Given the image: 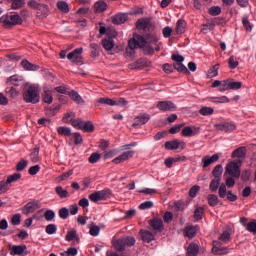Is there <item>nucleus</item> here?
Segmentation results:
<instances>
[{"label": "nucleus", "instance_id": "38", "mask_svg": "<svg viewBox=\"0 0 256 256\" xmlns=\"http://www.w3.org/2000/svg\"><path fill=\"white\" fill-rule=\"evenodd\" d=\"M69 95H70V99H72V101H75V103H77L78 105H83V103H85L81 95H79V93H77L76 91L70 92Z\"/></svg>", "mask_w": 256, "mask_h": 256}, {"label": "nucleus", "instance_id": "32", "mask_svg": "<svg viewBox=\"0 0 256 256\" xmlns=\"http://www.w3.org/2000/svg\"><path fill=\"white\" fill-rule=\"evenodd\" d=\"M220 186H221V179L213 178L210 182L209 189L211 193H215V191H217V189H219Z\"/></svg>", "mask_w": 256, "mask_h": 256}, {"label": "nucleus", "instance_id": "10", "mask_svg": "<svg viewBox=\"0 0 256 256\" xmlns=\"http://www.w3.org/2000/svg\"><path fill=\"white\" fill-rule=\"evenodd\" d=\"M133 155H135V151L128 150L126 152H123L118 157L114 158L112 160V163H114L115 165H119V163H125V161H129V159H131V157H133Z\"/></svg>", "mask_w": 256, "mask_h": 256}, {"label": "nucleus", "instance_id": "44", "mask_svg": "<svg viewBox=\"0 0 256 256\" xmlns=\"http://www.w3.org/2000/svg\"><path fill=\"white\" fill-rule=\"evenodd\" d=\"M217 75H219V64L214 65L208 70L207 77L213 79V77H217Z\"/></svg>", "mask_w": 256, "mask_h": 256}, {"label": "nucleus", "instance_id": "37", "mask_svg": "<svg viewBox=\"0 0 256 256\" xmlns=\"http://www.w3.org/2000/svg\"><path fill=\"white\" fill-rule=\"evenodd\" d=\"M173 67L178 73H185L186 75H189V69H187V66L183 65V62L174 63Z\"/></svg>", "mask_w": 256, "mask_h": 256}, {"label": "nucleus", "instance_id": "8", "mask_svg": "<svg viewBox=\"0 0 256 256\" xmlns=\"http://www.w3.org/2000/svg\"><path fill=\"white\" fill-rule=\"evenodd\" d=\"M186 143L185 142H179V140H172V141H167L164 144L165 149H167L168 151H176V149H185L186 147Z\"/></svg>", "mask_w": 256, "mask_h": 256}, {"label": "nucleus", "instance_id": "57", "mask_svg": "<svg viewBox=\"0 0 256 256\" xmlns=\"http://www.w3.org/2000/svg\"><path fill=\"white\" fill-rule=\"evenodd\" d=\"M74 120H75V114L73 112L66 113L62 118V121L64 123H73Z\"/></svg>", "mask_w": 256, "mask_h": 256}, {"label": "nucleus", "instance_id": "21", "mask_svg": "<svg viewBox=\"0 0 256 256\" xmlns=\"http://www.w3.org/2000/svg\"><path fill=\"white\" fill-rule=\"evenodd\" d=\"M65 241H68V242L74 241V244L81 243V239L77 235V230L73 229V230L68 231L65 236Z\"/></svg>", "mask_w": 256, "mask_h": 256}, {"label": "nucleus", "instance_id": "33", "mask_svg": "<svg viewBox=\"0 0 256 256\" xmlns=\"http://www.w3.org/2000/svg\"><path fill=\"white\" fill-rule=\"evenodd\" d=\"M57 133H58V135H62L64 137H71V135H72L71 128H69L67 126H59L57 128Z\"/></svg>", "mask_w": 256, "mask_h": 256}, {"label": "nucleus", "instance_id": "46", "mask_svg": "<svg viewBox=\"0 0 256 256\" xmlns=\"http://www.w3.org/2000/svg\"><path fill=\"white\" fill-rule=\"evenodd\" d=\"M57 8L62 13H69V4L65 1H58L57 2Z\"/></svg>", "mask_w": 256, "mask_h": 256}, {"label": "nucleus", "instance_id": "2", "mask_svg": "<svg viewBox=\"0 0 256 256\" xmlns=\"http://www.w3.org/2000/svg\"><path fill=\"white\" fill-rule=\"evenodd\" d=\"M234 177L239 179L241 177V161H231L228 162L225 167L224 177Z\"/></svg>", "mask_w": 256, "mask_h": 256}, {"label": "nucleus", "instance_id": "23", "mask_svg": "<svg viewBox=\"0 0 256 256\" xmlns=\"http://www.w3.org/2000/svg\"><path fill=\"white\" fill-rule=\"evenodd\" d=\"M246 154H247V149L245 147H239L232 152V158L244 159Z\"/></svg>", "mask_w": 256, "mask_h": 256}, {"label": "nucleus", "instance_id": "48", "mask_svg": "<svg viewBox=\"0 0 256 256\" xmlns=\"http://www.w3.org/2000/svg\"><path fill=\"white\" fill-rule=\"evenodd\" d=\"M227 193V186L225 185V183L220 184L218 188V194L220 199H225V197H227Z\"/></svg>", "mask_w": 256, "mask_h": 256}, {"label": "nucleus", "instance_id": "6", "mask_svg": "<svg viewBox=\"0 0 256 256\" xmlns=\"http://www.w3.org/2000/svg\"><path fill=\"white\" fill-rule=\"evenodd\" d=\"M37 209H41V202L39 200H32L23 206L22 213L23 215H30V213H35Z\"/></svg>", "mask_w": 256, "mask_h": 256}, {"label": "nucleus", "instance_id": "47", "mask_svg": "<svg viewBox=\"0 0 256 256\" xmlns=\"http://www.w3.org/2000/svg\"><path fill=\"white\" fill-rule=\"evenodd\" d=\"M30 159L32 163H37L39 161V146H35L30 154Z\"/></svg>", "mask_w": 256, "mask_h": 256}, {"label": "nucleus", "instance_id": "59", "mask_svg": "<svg viewBox=\"0 0 256 256\" xmlns=\"http://www.w3.org/2000/svg\"><path fill=\"white\" fill-rule=\"evenodd\" d=\"M85 121H83L81 118H77V119H74V120H72V127H74L75 129H80V131H81V129L83 128V123H84Z\"/></svg>", "mask_w": 256, "mask_h": 256}, {"label": "nucleus", "instance_id": "22", "mask_svg": "<svg viewBox=\"0 0 256 256\" xmlns=\"http://www.w3.org/2000/svg\"><path fill=\"white\" fill-rule=\"evenodd\" d=\"M197 231H199V226H187L184 230V233L186 237L193 239V237L197 235Z\"/></svg>", "mask_w": 256, "mask_h": 256}, {"label": "nucleus", "instance_id": "41", "mask_svg": "<svg viewBox=\"0 0 256 256\" xmlns=\"http://www.w3.org/2000/svg\"><path fill=\"white\" fill-rule=\"evenodd\" d=\"M199 113L200 115H203V117H209V115H213V113H215V109H213L212 107L203 106L199 110Z\"/></svg>", "mask_w": 256, "mask_h": 256}, {"label": "nucleus", "instance_id": "15", "mask_svg": "<svg viewBox=\"0 0 256 256\" xmlns=\"http://www.w3.org/2000/svg\"><path fill=\"white\" fill-rule=\"evenodd\" d=\"M150 227L155 231V233H162L165 227L163 226V220L161 218H154L149 221Z\"/></svg>", "mask_w": 256, "mask_h": 256}, {"label": "nucleus", "instance_id": "62", "mask_svg": "<svg viewBox=\"0 0 256 256\" xmlns=\"http://www.w3.org/2000/svg\"><path fill=\"white\" fill-rule=\"evenodd\" d=\"M90 231H89V234L92 236V237H97V235H99L100 231H101V228L99 226H90L89 227Z\"/></svg>", "mask_w": 256, "mask_h": 256}, {"label": "nucleus", "instance_id": "34", "mask_svg": "<svg viewBox=\"0 0 256 256\" xmlns=\"http://www.w3.org/2000/svg\"><path fill=\"white\" fill-rule=\"evenodd\" d=\"M208 101L210 103H230V99L227 96H220V97H209Z\"/></svg>", "mask_w": 256, "mask_h": 256}, {"label": "nucleus", "instance_id": "5", "mask_svg": "<svg viewBox=\"0 0 256 256\" xmlns=\"http://www.w3.org/2000/svg\"><path fill=\"white\" fill-rule=\"evenodd\" d=\"M110 195L111 190H100L90 194L89 199L92 203H98V201H105Z\"/></svg>", "mask_w": 256, "mask_h": 256}, {"label": "nucleus", "instance_id": "14", "mask_svg": "<svg viewBox=\"0 0 256 256\" xmlns=\"http://www.w3.org/2000/svg\"><path fill=\"white\" fill-rule=\"evenodd\" d=\"M10 255H18V256H25L27 255V245L21 244V245H13L10 248Z\"/></svg>", "mask_w": 256, "mask_h": 256}, {"label": "nucleus", "instance_id": "12", "mask_svg": "<svg viewBox=\"0 0 256 256\" xmlns=\"http://www.w3.org/2000/svg\"><path fill=\"white\" fill-rule=\"evenodd\" d=\"M81 53H83V47L76 48L67 55V59L72 63H81Z\"/></svg>", "mask_w": 256, "mask_h": 256}, {"label": "nucleus", "instance_id": "18", "mask_svg": "<svg viewBox=\"0 0 256 256\" xmlns=\"http://www.w3.org/2000/svg\"><path fill=\"white\" fill-rule=\"evenodd\" d=\"M220 245H221L220 241H213L212 253H214V255H227V253H229V248L227 247L221 248Z\"/></svg>", "mask_w": 256, "mask_h": 256}, {"label": "nucleus", "instance_id": "4", "mask_svg": "<svg viewBox=\"0 0 256 256\" xmlns=\"http://www.w3.org/2000/svg\"><path fill=\"white\" fill-rule=\"evenodd\" d=\"M0 23H2L4 27H15V25H21L23 19L17 14L3 15L0 17Z\"/></svg>", "mask_w": 256, "mask_h": 256}, {"label": "nucleus", "instance_id": "45", "mask_svg": "<svg viewBox=\"0 0 256 256\" xmlns=\"http://www.w3.org/2000/svg\"><path fill=\"white\" fill-rule=\"evenodd\" d=\"M219 241H222V243H229L231 241V231L225 230L220 236Z\"/></svg>", "mask_w": 256, "mask_h": 256}, {"label": "nucleus", "instance_id": "29", "mask_svg": "<svg viewBox=\"0 0 256 256\" xmlns=\"http://www.w3.org/2000/svg\"><path fill=\"white\" fill-rule=\"evenodd\" d=\"M96 103H100L102 105H109L110 107H115L119 103L111 98H99L96 100Z\"/></svg>", "mask_w": 256, "mask_h": 256}, {"label": "nucleus", "instance_id": "25", "mask_svg": "<svg viewBox=\"0 0 256 256\" xmlns=\"http://www.w3.org/2000/svg\"><path fill=\"white\" fill-rule=\"evenodd\" d=\"M186 29H187V22H185V20L183 19L178 20L176 24L177 35H183Z\"/></svg>", "mask_w": 256, "mask_h": 256}, {"label": "nucleus", "instance_id": "54", "mask_svg": "<svg viewBox=\"0 0 256 256\" xmlns=\"http://www.w3.org/2000/svg\"><path fill=\"white\" fill-rule=\"evenodd\" d=\"M208 13L212 15V17H217V15H221V7L212 6L209 8Z\"/></svg>", "mask_w": 256, "mask_h": 256}, {"label": "nucleus", "instance_id": "20", "mask_svg": "<svg viewBox=\"0 0 256 256\" xmlns=\"http://www.w3.org/2000/svg\"><path fill=\"white\" fill-rule=\"evenodd\" d=\"M136 29L139 31H145L149 25H151V19L149 18H140L136 21Z\"/></svg>", "mask_w": 256, "mask_h": 256}, {"label": "nucleus", "instance_id": "56", "mask_svg": "<svg viewBox=\"0 0 256 256\" xmlns=\"http://www.w3.org/2000/svg\"><path fill=\"white\" fill-rule=\"evenodd\" d=\"M19 179H21V173H14L8 176L6 181L8 182L9 185H11V183H15V181H19Z\"/></svg>", "mask_w": 256, "mask_h": 256}, {"label": "nucleus", "instance_id": "49", "mask_svg": "<svg viewBox=\"0 0 256 256\" xmlns=\"http://www.w3.org/2000/svg\"><path fill=\"white\" fill-rule=\"evenodd\" d=\"M230 90L237 91L238 89H241L243 84L241 82H235L233 79H229V84H228Z\"/></svg>", "mask_w": 256, "mask_h": 256}, {"label": "nucleus", "instance_id": "1", "mask_svg": "<svg viewBox=\"0 0 256 256\" xmlns=\"http://www.w3.org/2000/svg\"><path fill=\"white\" fill-rule=\"evenodd\" d=\"M23 99L25 103H39V101H41V96L39 95V85L33 84L24 90Z\"/></svg>", "mask_w": 256, "mask_h": 256}, {"label": "nucleus", "instance_id": "27", "mask_svg": "<svg viewBox=\"0 0 256 256\" xmlns=\"http://www.w3.org/2000/svg\"><path fill=\"white\" fill-rule=\"evenodd\" d=\"M21 81H23V77H21V76L15 74V75H13V76H10V77L7 79L6 83H7V85H15L16 87H19V83H20Z\"/></svg>", "mask_w": 256, "mask_h": 256}, {"label": "nucleus", "instance_id": "53", "mask_svg": "<svg viewBox=\"0 0 256 256\" xmlns=\"http://www.w3.org/2000/svg\"><path fill=\"white\" fill-rule=\"evenodd\" d=\"M90 49H91V56L92 57H99V44L91 43L90 44Z\"/></svg>", "mask_w": 256, "mask_h": 256}, {"label": "nucleus", "instance_id": "58", "mask_svg": "<svg viewBox=\"0 0 256 256\" xmlns=\"http://www.w3.org/2000/svg\"><path fill=\"white\" fill-rule=\"evenodd\" d=\"M101 160V154L94 152L90 155V157L88 158L89 163H97L98 161Z\"/></svg>", "mask_w": 256, "mask_h": 256}, {"label": "nucleus", "instance_id": "63", "mask_svg": "<svg viewBox=\"0 0 256 256\" xmlns=\"http://www.w3.org/2000/svg\"><path fill=\"white\" fill-rule=\"evenodd\" d=\"M44 217H45L46 221H53L55 219V211L46 210L44 213Z\"/></svg>", "mask_w": 256, "mask_h": 256}, {"label": "nucleus", "instance_id": "24", "mask_svg": "<svg viewBox=\"0 0 256 256\" xmlns=\"http://www.w3.org/2000/svg\"><path fill=\"white\" fill-rule=\"evenodd\" d=\"M140 235L145 243H151L155 239V235L147 230H141Z\"/></svg>", "mask_w": 256, "mask_h": 256}, {"label": "nucleus", "instance_id": "19", "mask_svg": "<svg viewBox=\"0 0 256 256\" xmlns=\"http://www.w3.org/2000/svg\"><path fill=\"white\" fill-rule=\"evenodd\" d=\"M129 19L126 13H118L112 17L113 25H123Z\"/></svg>", "mask_w": 256, "mask_h": 256}, {"label": "nucleus", "instance_id": "40", "mask_svg": "<svg viewBox=\"0 0 256 256\" xmlns=\"http://www.w3.org/2000/svg\"><path fill=\"white\" fill-rule=\"evenodd\" d=\"M113 246L116 249V251H125L126 245L124 238L114 241Z\"/></svg>", "mask_w": 256, "mask_h": 256}, {"label": "nucleus", "instance_id": "3", "mask_svg": "<svg viewBox=\"0 0 256 256\" xmlns=\"http://www.w3.org/2000/svg\"><path fill=\"white\" fill-rule=\"evenodd\" d=\"M28 7L34 9L36 11L37 17H40L41 19H45V17L49 16V6L45 4L38 3L35 0H30L28 2Z\"/></svg>", "mask_w": 256, "mask_h": 256}, {"label": "nucleus", "instance_id": "64", "mask_svg": "<svg viewBox=\"0 0 256 256\" xmlns=\"http://www.w3.org/2000/svg\"><path fill=\"white\" fill-rule=\"evenodd\" d=\"M247 231H249V233H254L256 234V220L255 221H252V222H249L247 224V227H246Z\"/></svg>", "mask_w": 256, "mask_h": 256}, {"label": "nucleus", "instance_id": "31", "mask_svg": "<svg viewBox=\"0 0 256 256\" xmlns=\"http://www.w3.org/2000/svg\"><path fill=\"white\" fill-rule=\"evenodd\" d=\"M212 175L214 179H221L223 175V165L218 164L212 170Z\"/></svg>", "mask_w": 256, "mask_h": 256}, {"label": "nucleus", "instance_id": "36", "mask_svg": "<svg viewBox=\"0 0 256 256\" xmlns=\"http://www.w3.org/2000/svg\"><path fill=\"white\" fill-rule=\"evenodd\" d=\"M102 47H103L106 51H111V49H113V47H115V42H114L113 39H111V38L103 39V40H102Z\"/></svg>", "mask_w": 256, "mask_h": 256}, {"label": "nucleus", "instance_id": "17", "mask_svg": "<svg viewBox=\"0 0 256 256\" xmlns=\"http://www.w3.org/2000/svg\"><path fill=\"white\" fill-rule=\"evenodd\" d=\"M216 129H218V131H225V133H231V131L237 129V126L233 122H226L217 124Z\"/></svg>", "mask_w": 256, "mask_h": 256}, {"label": "nucleus", "instance_id": "30", "mask_svg": "<svg viewBox=\"0 0 256 256\" xmlns=\"http://www.w3.org/2000/svg\"><path fill=\"white\" fill-rule=\"evenodd\" d=\"M95 13H103V11H107V3L105 1H98L94 4Z\"/></svg>", "mask_w": 256, "mask_h": 256}, {"label": "nucleus", "instance_id": "50", "mask_svg": "<svg viewBox=\"0 0 256 256\" xmlns=\"http://www.w3.org/2000/svg\"><path fill=\"white\" fill-rule=\"evenodd\" d=\"M203 213H204L203 207H196L194 211V219L196 221H201V219H203Z\"/></svg>", "mask_w": 256, "mask_h": 256}, {"label": "nucleus", "instance_id": "52", "mask_svg": "<svg viewBox=\"0 0 256 256\" xmlns=\"http://www.w3.org/2000/svg\"><path fill=\"white\" fill-rule=\"evenodd\" d=\"M10 1H12L11 9H14V10L21 9V7L25 5V0H10Z\"/></svg>", "mask_w": 256, "mask_h": 256}, {"label": "nucleus", "instance_id": "11", "mask_svg": "<svg viewBox=\"0 0 256 256\" xmlns=\"http://www.w3.org/2000/svg\"><path fill=\"white\" fill-rule=\"evenodd\" d=\"M149 119H151V116L149 114H140L139 116L134 118V123L132 124V127H134V129H139V127H142V125L148 123Z\"/></svg>", "mask_w": 256, "mask_h": 256}, {"label": "nucleus", "instance_id": "60", "mask_svg": "<svg viewBox=\"0 0 256 256\" xmlns=\"http://www.w3.org/2000/svg\"><path fill=\"white\" fill-rule=\"evenodd\" d=\"M45 231H46L47 235H55V233H57V225L49 224L46 226Z\"/></svg>", "mask_w": 256, "mask_h": 256}, {"label": "nucleus", "instance_id": "26", "mask_svg": "<svg viewBox=\"0 0 256 256\" xmlns=\"http://www.w3.org/2000/svg\"><path fill=\"white\" fill-rule=\"evenodd\" d=\"M199 255V245L196 243H190L187 248V255L186 256H197Z\"/></svg>", "mask_w": 256, "mask_h": 256}, {"label": "nucleus", "instance_id": "42", "mask_svg": "<svg viewBox=\"0 0 256 256\" xmlns=\"http://www.w3.org/2000/svg\"><path fill=\"white\" fill-rule=\"evenodd\" d=\"M81 131H85L86 133H93L95 131V126L91 121L83 122Z\"/></svg>", "mask_w": 256, "mask_h": 256}, {"label": "nucleus", "instance_id": "16", "mask_svg": "<svg viewBox=\"0 0 256 256\" xmlns=\"http://www.w3.org/2000/svg\"><path fill=\"white\" fill-rule=\"evenodd\" d=\"M199 131H201L200 127H191V126H186L182 129V137H193L195 135H198Z\"/></svg>", "mask_w": 256, "mask_h": 256}, {"label": "nucleus", "instance_id": "7", "mask_svg": "<svg viewBox=\"0 0 256 256\" xmlns=\"http://www.w3.org/2000/svg\"><path fill=\"white\" fill-rule=\"evenodd\" d=\"M42 101L47 103V105H51L53 103V86L46 84L43 87L42 93Z\"/></svg>", "mask_w": 256, "mask_h": 256}, {"label": "nucleus", "instance_id": "51", "mask_svg": "<svg viewBox=\"0 0 256 256\" xmlns=\"http://www.w3.org/2000/svg\"><path fill=\"white\" fill-rule=\"evenodd\" d=\"M11 188V185L6 181H0V195H3V193H7L9 189Z\"/></svg>", "mask_w": 256, "mask_h": 256}, {"label": "nucleus", "instance_id": "55", "mask_svg": "<svg viewBox=\"0 0 256 256\" xmlns=\"http://www.w3.org/2000/svg\"><path fill=\"white\" fill-rule=\"evenodd\" d=\"M225 178V186L228 188L235 187V177L233 176H224Z\"/></svg>", "mask_w": 256, "mask_h": 256}, {"label": "nucleus", "instance_id": "13", "mask_svg": "<svg viewBox=\"0 0 256 256\" xmlns=\"http://www.w3.org/2000/svg\"><path fill=\"white\" fill-rule=\"evenodd\" d=\"M219 154H213L212 156L206 155L202 158V168L207 169L209 165H213V163H217L219 161Z\"/></svg>", "mask_w": 256, "mask_h": 256}, {"label": "nucleus", "instance_id": "43", "mask_svg": "<svg viewBox=\"0 0 256 256\" xmlns=\"http://www.w3.org/2000/svg\"><path fill=\"white\" fill-rule=\"evenodd\" d=\"M207 199L210 207H217V205H219V197L217 195L210 194Z\"/></svg>", "mask_w": 256, "mask_h": 256}, {"label": "nucleus", "instance_id": "39", "mask_svg": "<svg viewBox=\"0 0 256 256\" xmlns=\"http://www.w3.org/2000/svg\"><path fill=\"white\" fill-rule=\"evenodd\" d=\"M215 29V21L208 20L201 28L202 33H207V31H213Z\"/></svg>", "mask_w": 256, "mask_h": 256}, {"label": "nucleus", "instance_id": "28", "mask_svg": "<svg viewBox=\"0 0 256 256\" xmlns=\"http://www.w3.org/2000/svg\"><path fill=\"white\" fill-rule=\"evenodd\" d=\"M21 65L25 71H39V66L35 64H31L27 60H22Z\"/></svg>", "mask_w": 256, "mask_h": 256}, {"label": "nucleus", "instance_id": "61", "mask_svg": "<svg viewBox=\"0 0 256 256\" xmlns=\"http://www.w3.org/2000/svg\"><path fill=\"white\" fill-rule=\"evenodd\" d=\"M136 41V44L138 45V47H145V45H147V40H145V37L143 36H136V38H134Z\"/></svg>", "mask_w": 256, "mask_h": 256}, {"label": "nucleus", "instance_id": "35", "mask_svg": "<svg viewBox=\"0 0 256 256\" xmlns=\"http://www.w3.org/2000/svg\"><path fill=\"white\" fill-rule=\"evenodd\" d=\"M55 193L60 197V199H67V197H69V191L63 189L61 186H57L55 188Z\"/></svg>", "mask_w": 256, "mask_h": 256}, {"label": "nucleus", "instance_id": "9", "mask_svg": "<svg viewBox=\"0 0 256 256\" xmlns=\"http://www.w3.org/2000/svg\"><path fill=\"white\" fill-rule=\"evenodd\" d=\"M159 111H177V105L171 101H159L156 105Z\"/></svg>", "mask_w": 256, "mask_h": 256}]
</instances>
